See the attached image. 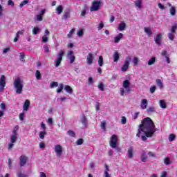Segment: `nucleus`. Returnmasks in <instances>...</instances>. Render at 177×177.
Instances as JSON below:
<instances>
[{"label": "nucleus", "instance_id": "nucleus-1", "mask_svg": "<svg viewBox=\"0 0 177 177\" xmlns=\"http://www.w3.org/2000/svg\"><path fill=\"white\" fill-rule=\"evenodd\" d=\"M156 131L157 129L153 120L150 118H145L139 125L136 136L140 138V133L143 132L144 135L141 136V139L143 142H146L147 138H153Z\"/></svg>", "mask_w": 177, "mask_h": 177}, {"label": "nucleus", "instance_id": "nucleus-2", "mask_svg": "<svg viewBox=\"0 0 177 177\" xmlns=\"http://www.w3.org/2000/svg\"><path fill=\"white\" fill-rule=\"evenodd\" d=\"M24 82L23 81V80H21V78L20 77H17L14 80V89L16 93H17L18 95H21V93H23V88H24V84H23Z\"/></svg>", "mask_w": 177, "mask_h": 177}, {"label": "nucleus", "instance_id": "nucleus-3", "mask_svg": "<svg viewBox=\"0 0 177 177\" xmlns=\"http://www.w3.org/2000/svg\"><path fill=\"white\" fill-rule=\"evenodd\" d=\"M63 56H64V50H60L59 53L57 55V59L55 60V66L59 67L63 60Z\"/></svg>", "mask_w": 177, "mask_h": 177}, {"label": "nucleus", "instance_id": "nucleus-4", "mask_svg": "<svg viewBox=\"0 0 177 177\" xmlns=\"http://www.w3.org/2000/svg\"><path fill=\"white\" fill-rule=\"evenodd\" d=\"M177 24H175L171 28V32L168 33V37L170 41H174L175 39V34H176Z\"/></svg>", "mask_w": 177, "mask_h": 177}, {"label": "nucleus", "instance_id": "nucleus-5", "mask_svg": "<svg viewBox=\"0 0 177 177\" xmlns=\"http://www.w3.org/2000/svg\"><path fill=\"white\" fill-rule=\"evenodd\" d=\"M102 1H94L92 3V6L90 8L91 12H97L100 9V4Z\"/></svg>", "mask_w": 177, "mask_h": 177}, {"label": "nucleus", "instance_id": "nucleus-6", "mask_svg": "<svg viewBox=\"0 0 177 177\" xmlns=\"http://www.w3.org/2000/svg\"><path fill=\"white\" fill-rule=\"evenodd\" d=\"M131 56H128L126 57V61L124 62V65L121 68V71L122 73H125V71H128V68H129V62H131Z\"/></svg>", "mask_w": 177, "mask_h": 177}, {"label": "nucleus", "instance_id": "nucleus-7", "mask_svg": "<svg viewBox=\"0 0 177 177\" xmlns=\"http://www.w3.org/2000/svg\"><path fill=\"white\" fill-rule=\"evenodd\" d=\"M6 86V77L2 75L0 77V92H3Z\"/></svg>", "mask_w": 177, "mask_h": 177}, {"label": "nucleus", "instance_id": "nucleus-8", "mask_svg": "<svg viewBox=\"0 0 177 177\" xmlns=\"http://www.w3.org/2000/svg\"><path fill=\"white\" fill-rule=\"evenodd\" d=\"M118 142V137L117 136V135L115 134L112 135L110 142H109L110 146L112 148H115V146H117Z\"/></svg>", "mask_w": 177, "mask_h": 177}, {"label": "nucleus", "instance_id": "nucleus-9", "mask_svg": "<svg viewBox=\"0 0 177 177\" xmlns=\"http://www.w3.org/2000/svg\"><path fill=\"white\" fill-rule=\"evenodd\" d=\"M55 151L56 153L57 157H62V154H63V147H62V145H56L55 146Z\"/></svg>", "mask_w": 177, "mask_h": 177}, {"label": "nucleus", "instance_id": "nucleus-10", "mask_svg": "<svg viewBox=\"0 0 177 177\" xmlns=\"http://www.w3.org/2000/svg\"><path fill=\"white\" fill-rule=\"evenodd\" d=\"M27 160L28 158L24 155H21L19 158V165L20 167H24L27 164Z\"/></svg>", "mask_w": 177, "mask_h": 177}, {"label": "nucleus", "instance_id": "nucleus-11", "mask_svg": "<svg viewBox=\"0 0 177 177\" xmlns=\"http://www.w3.org/2000/svg\"><path fill=\"white\" fill-rule=\"evenodd\" d=\"M129 85H131V83L128 80H124L123 82V88L126 89V92H131V88H129Z\"/></svg>", "mask_w": 177, "mask_h": 177}, {"label": "nucleus", "instance_id": "nucleus-12", "mask_svg": "<svg viewBox=\"0 0 177 177\" xmlns=\"http://www.w3.org/2000/svg\"><path fill=\"white\" fill-rule=\"evenodd\" d=\"M93 59H94L93 54L88 53V55H87V64L91 66V64L93 63Z\"/></svg>", "mask_w": 177, "mask_h": 177}, {"label": "nucleus", "instance_id": "nucleus-13", "mask_svg": "<svg viewBox=\"0 0 177 177\" xmlns=\"http://www.w3.org/2000/svg\"><path fill=\"white\" fill-rule=\"evenodd\" d=\"M30 108V100H26L24 106H23V109L24 111H28V109Z\"/></svg>", "mask_w": 177, "mask_h": 177}, {"label": "nucleus", "instance_id": "nucleus-14", "mask_svg": "<svg viewBox=\"0 0 177 177\" xmlns=\"http://www.w3.org/2000/svg\"><path fill=\"white\" fill-rule=\"evenodd\" d=\"M140 158L142 162H146L147 161V153H146V151H142Z\"/></svg>", "mask_w": 177, "mask_h": 177}, {"label": "nucleus", "instance_id": "nucleus-15", "mask_svg": "<svg viewBox=\"0 0 177 177\" xmlns=\"http://www.w3.org/2000/svg\"><path fill=\"white\" fill-rule=\"evenodd\" d=\"M140 107L141 109H142V110H145L147 108V100L146 99L142 100Z\"/></svg>", "mask_w": 177, "mask_h": 177}, {"label": "nucleus", "instance_id": "nucleus-16", "mask_svg": "<svg viewBox=\"0 0 177 177\" xmlns=\"http://www.w3.org/2000/svg\"><path fill=\"white\" fill-rule=\"evenodd\" d=\"M161 37H162L161 33H159L156 35V37L155 39V42L158 46L161 45Z\"/></svg>", "mask_w": 177, "mask_h": 177}, {"label": "nucleus", "instance_id": "nucleus-17", "mask_svg": "<svg viewBox=\"0 0 177 177\" xmlns=\"http://www.w3.org/2000/svg\"><path fill=\"white\" fill-rule=\"evenodd\" d=\"M123 37H124V34L120 33L118 36L115 37V40H114L115 44H118V42H120V41H121V39H122Z\"/></svg>", "mask_w": 177, "mask_h": 177}, {"label": "nucleus", "instance_id": "nucleus-18", "mask_svg": "<svg viewBox=\"0 0 177 177\" xmlns=\"http://www.w3.org/2000/svg\"><path fill=\"white\" fill-rule=\"evenodd\" d=\"M127 154L129 156V158H133V148L130 147L127 150Z\"/></svg>", "mask_w": 177, "mask_h": 177}, {"label": "nucleus", "instance_id": "nucleus-19", "mask_svg": "<svg viewBox=\"0 0 177 177\" xmlns=\"http://www.w3.org/2000/svg\"><path fill=\"white\" fill-rule=\"evenodd\" d=\"M163 162L165 165H171V164H172V160H171V158L166 157L163 159Z\"/></svg>", "mask_w": 177, "mask_h": 177}, {"label": "nucleus", "instance_id": "nucleus-20", "mask_svg": "<svg viewBox=\"0 0 177 177\" xmlns=\"http://www.w3.org/2000/svg\"><path fill=\"white\" fill-rule=\"evenodd\" d=\"M120 60V54L118 53V51H115L113 53V62L115 63H117V62H118Z\"/></svg>", "mask_w": 177, "mask_h": 177}, {"label": "nucleus", "instance_id": "nucleus-21", "mask_svg": "<svg viewBox=\"0 0 177 177\" xmlns=\"http://www.w3.org/2000/svg\"><path fill=\"white\" fill-rule=\"evenodd\" d=\"M127 27V24H125V22L122 21L118 26V30L119 31H124V30H125V28Z\"/></svg>", "mask_w": 177, "mask_h": 177}, {"label": "nucleus", "instance_id": "nucleus-22", "mask_svg": "<svg viewBox=\"0 0 177 177\" xmlns=\"http://www.w3.org/2000/svg\"><path fill=\"white\" fill-rule=\"evenodd\" d=\"M81 122L84 125V127H86V124H88V120H86V116H85V115H82Z\"/></svg>", "mask_w": 177, "mask_h": 177}, {"label": "nucleus", "instance_id": "nucleus-23", "mask_svg": "<svg viewBox=\"0 0 177 177\" xmlns=\"http://www.w3.org/2000/svg\"><path fill=\"white\" fill-rule=\"evenodd\" d=\"M159 106L161 109H167V103L165 102V100H160L159 101Z\"/></svg>", "mask_w": 177, "mask_h": 177}, {"label": "nucleus", "instance_id": "nucleus-24", "mask_svg": "<svg viewBox=\"0 0 177 177\" xmlns=\"http://www.w3.org/2000/svg\"><path fill=\"white\" fill-rule=\"evenodd\" d=\"M105 168H106V169L104 173V177H111V174H109V166L107 165H105Z\"/></svg>", "mask_w": 177, "mask_h": 177}, {"label": "nucleus", "instance_id": "nucleus-25", "mask_svg": "<svg viewBox=\"0 0 177 177\" xmlns=\"http://www.w3.org/2000/svg\"><path fill=\"white\" fill-rule=\"evenodd\" d=\"M156 61H157V59H156V57H152L148 61V66H153V64H154V63H156Z\"/></svg>", "mask_w": 177, "mask_h": 177}, {"label": "nucleus", "instance_id": "nucleus-26", "mask_svg": "<svg viewBox=\"0 0 177 177\" xmlns=\"http://www.w3.org/2000/svg\"><path fill=\"white\" fill-rule=\"evenodd\" d=\"M64 90L66 91V92H67V93H70L71 95V93H73V88L68 85L64 86Z\"/></svg>", "mask_w": 177, "mask_h": 177}, {"label": "nucleus", "instance_id": "nucleus-27", "mask_svg": "<svg viewBox=\"0 0 177 177\" xmlns=\"http://www.w3.org/2000/svg\"><path fill=\"white\" fill-rule=\"evenodd\" d=\"M56 12H57V15H62V13L63 12V6L60 5L58 7H57Z\"/></svg>", "mask_w": 177, "mask_h": 177}, {"label": "nucleus", "instance_id": "nucleus-28", "mask_svg": "<svg viewBox=\"0 0 177 177\" xmlns=\"http://www.w3.org/2000/svg\"><path fill=\"white\" fill-rule=\"evenodd\" d=\"M169 12L171 16H175V15H176V8H175V7L170 8Z\"/></svg>", "mask_w": 177, "mask_h": 177}, {"label": "nucleus", "instance_id": "nucleus-29", "mask_svg": "<svg viewBox=\"0 0 177 177\" xmlns=\"http://www.w3.org/2000/svg\"><path fill=\"white\" fill-rule=\"evenodd\" d=\"M135 5L138 9H142V0H136L135 1Z\"/></svg>", "mask_w": 177, "mask_h": 177}, {"label": "nucleus", "instance_id": "nucleus-30", "mask_svg": "<svg viewBox=\"0 0 177 177\" xmlns=\"http://www.w3.org/2000/svg\"><path fill=\"white\" fill-rule=\"evenodd\" d=\"M156 84L160 89H162V88H164V84H162V82L161 81V80L157 79Z\"/></svg>", "mask_w": 177, "mask_h": 177}, {"label": "nucleus", "instance_id": "nucleus-31", "mask_svg": "<svg viewBox=\"0 0 177 177\" xmlns=\"http://www.w3.org/2000/svg\"><path fill=\"white\" fill-rule=\"evenodd\" d=\"M17 132H19V126H15L12 130V135L17 136L18 133Z\"/></svg>", "mask_w": 177, "mask_h": 177}, {"label": "nucleus", "instance_id": "nucleus-32", "mask_svg": "<svg viewBox=\"0 0 177 177\" xmlns=\"http://www.w3.org/2000/svg\"><path fill=\"white\" fill-rule=\"evenodd\" d=\"M10 142L11 143H16V142H17V136L12 135L10 136Z\"/></svg>", "mask_w": 177, "mask_h": 177}, {"label": "nucleus", "instance_id": "nucleus-33", "mask_svg": "<svg viewBox=\"0 0 177 177\" xmlns=\"http://www.w3.org/2000/svg\"><path fill=\"white\" fill-rule=\"evenodd\" d=\"M59 86V83L57 82H52L50 84V88H53Z\"/></svg>", "mask_w": 177, "mask_h": 177}, {"label": "nucleus", "instance_id": "nucleus-34", "mask_svg": "<svg viewBox=\"0 0 177 177\" xmlns=\"http://www.w3.org/2000/svg\"><path fill=\"white\" fill-rule=\"evenodd\" d=\"M44 19V18L42 17V16L37 15L35 17V21H42V20Z\"/></svg>", "mask_w": 177, "mask_h": 177}, {"label": "nucleus", "instance_id": "nucleus-35", "mask_svg": "<svg viewBox=\"0 0 177 177\" xmlns=\"http://www.w3.org/2000/svg\"><path fill=\"white\" fill-rule=\"evenodd\" d=\"M39 31H40L39 28H38V27H35V28L32 29V34H33L34 35H37V34H39Z\"/></svg>", "mask_w": 177, "mask_h": 177}, {"label": "nucleus", "instance_id": "nucleus-36", "mask_svg": "<svg viewBox=\"0 0 177 177\" xmlns=\"http://www.w3.org/2000/svg\"><path fill=\"white\" fill-rule=\"evenodd\" d=\"M98 64L100 67H102L104 64L103 62V56L100 55L98 59Z\"/></svg>", "mask_w": 177, "mask_h": 177}, {"label": "nucleus", "instance_id": "nucleus-37", "mask_svg": "<svg viewBox=\"0 0 177 177\" xmlns=\"http://www.w3.org/2000/svg\"><path fill=\"white\" fill-rule=\"evenodd\" d=\"M176 138V136H175V134L174 133H171L169 136V142H174V140H175Z\"/></svg>", "mask_w": 177, "mask_h": 177}, {"label": "nucleus", "instance_id": "nucleus-38", "mask_svg": "<svg viewBox=\"0 0 177 177\" xmlns=\"http://www.w3.org/2000/svg\"><path fill=\"white\" fill-rule=\"evenodd\" d=\"M48 41H49V37H48V36L44 35L41 37V42H44V44H46V42H48Z\"/></svg>", "mask_w": 177, "mask_h": 177}, {"label": "nucleus", "instance_id": "nucleus-39", "mask_svg": "<svg viewBox=\"0 0 177 177\" xmlns=\"http://www.w3.org/2000/svg\"><path fill=\"white\" fill-rule=\"evenodd\" d=\"M35 77L37 80H41V78H42V75H41V72H39V71H36Z\"/></svg>", "mask_w": 177, "mask_h": 177}, {"label": "nucleus", "instance_id": "nucleus-40", "mask_svg": "<svg viewBox=\"0 0 177 177\" xmlns=\"http://www.w3.org/2000/svg\"><path fill=\"white\" fill-rule=\"evenodd\" d=\"M63 88H64V85L63 84H60L59 88L57 89V93H60L63 91Z\"/></svg>", "mask_w": 177, "mask_h": 177}, {"label": "nucleus", "instance_id": "nucleus-41", "mask_svg": "<svg viewBox=\"0 0 177 177\" xmlns=\"http://www.w3.org/2000/svg\"><path fill=\"white\" fill-rule=\"evenodd\" d=\"M45 135H46V131H40L39 136L40 139H45Z\"/></svg>", "mask_w": 177, "mask_h": 177}, {"label": "nucleus", "instance_id": "nucleus-42", "mask_svg": "<svg viewBox=\"0 0 177 177\" xmlns=\"http://www.w3.org/2000/svg\"><path fill=\"white\" fill-rule=\"evenodd\" d=\"M145 32L148 35H151V34H153V32H151V29H150V28H145Z\"/></svg>", "mask_w": 177, "mask_h": 177}, {"label": "nucleus", "instance_id": "nucleus-43", "mask_svg": "<svg viewBox=\"0 0 177 177\" xmlns=\"http://www.w3.org/2000/svg\"><path fill=\"white\" fill-rule=\"evenodd\" d=\"M147 113H156V108L151 106L149 107L148 109H147Z\"/></svg>", "mask_w": 177, "mask_h": 177}, {"label": "nucleus", "instance_id": "nucleus-44", "mask_svg": "<svg viewBox=\"0 0 177 177\" xmlns=\"http://www.w3.org/2000/svg\"><path fill=\"white\" fill-rule=\"evenodd\" d=\"M133 63L134 64V66H138V64H139V58H138V57H134Z\"/></svg>", "mask_w": 177, "mask_h": 177}, {"label": "nucleus", "instance_id": "nucleus-45", "mask_svg": "<svg viewBox=\"0 0 177 177\" xmlns=\"http://www.w3.org/2000/svg\"><path fill=\"white\" fill-rule=\"evenodd\" d=\"M68 135H69V136H71L72 138H75V133L72 130L68 131Z\"/></svg>", "mask_w": 177, "mask_h": 177}, {"label": "nucleus", "instance_id": "nucleus-46", "mask_svg": "<svg viewBox=\"0 0 177 177\" xmlns=\"http://www.w3.org/2000/svg\"><path fill=\"white\" fill-rule=\"evenodd\" d=\"M68 17H70V11H67L66 12L64 13V15H63V18L65 20H67V19H68Z\"/></svg>", "mask_w": 177, "mask_h": 177}, {"label": "nucleus", "instance_id": "nucleus-47", "mask_svg": "<svg viewBox=\"0 0 177 177\" xmlns=\"http://www.w3.org/2000/svg\"><path fill=\"white\" fill-rule=\"evenodd\" d=\"M30 2L29 0H24L20 4H19V8H22L24 5H27Z\"/></svg>", "mask_w": 177, "mask_h": 177}, {"label": "nucleus", "instance_id": "nucleus-48", "mask_svg": "<svg viewBox=\"0 0 177 177\" xmlns=\"http://www.w3.org/2000/svg\"><path fill=\"white\" fill-rule=\"evenodd\" d=\"M82 143H84V139L82 138L78 139L76 142V145H77V146H81Z\"/></svg>", "mask_w": 177, "mask_h": 177}, {"label": "nucleus", "instance_id": "nucleus-49", "mask_svg": "<svg viewBox=\"0 0 177 177\" xmlns=\"http://www.w3.org/2000/svg\"><path fill=\"white\" fill-rule=\"evenodd\" d=\"M74 31H75V29L73 28L69 33L68 34L67 37L68 38H71L73 37V34H74Z\"/></svg>", "mask_w": 177, "mask_h": 177}, {"label": "nucleus", "instance_id": "nucleus-50", "mask_svg": "<svg viewBox=\"0 0 177 177\" xmlns=\"http://www.w3.org/2000/svg\"><path fill=\"white\" fill-rule=\"evenodd\" d=\"M100 127L102 129H104V131L106 129V121L101 122Z\"/></svg>", "mask_w": 177, "mask_h": 177}, {"label": "nucleus", "instance_id": "nucleus-51", "mask_svg": "<svg viewBox=\"0 0 177 177\" xmlns=\"http://www.w3.org/2000/svg\"><path fill=\"white\" fill-rule=\"evenodd\" d=\"M74 62H75V56L74 55H71L70 56V63L71 64H73V63H74Z\"/></svg>", "mask_w": 177, "mask_h": 177}, {"label": "nucleus", "instance_id": "nucleus-52", "mask_svg": "<svg viewBox=\"0 0 177 177\" xmlns=\"http://www.w3.org/2000/svg\"><path fill=\"white\" fill-rule=\"evenodd\" d=\"M121 122L123 125L127 124V118L125 116L122 117Z\"/></svg>", "mask_w": 177, "mask_h": 177}, {"label": "nucleus", "instance_id": "nucleus-53", "mask_svg": "<svg viewBox=\"0 0 177 177\" xmlns=\"http://www.w3.org/2000/svg\"><path fill=\"white\" fill-rule=\"evenodd\" d=\"M98 88H99V89H100V91H104V84H103V83H100V84L98 85Z\"/></svg>", "mask_w": 177, "mask_h": 177}, {"label": "nucleus", "instance_id": "nucleus-54", "mask_svg": "<svg viewBox=\"0 0 177 177\" xmlns=\"http://www.w3.org/2000/svg\"><path fill=\"white\" fill-rule=\"evenodd\" d=\"M156 89H157V88L156 87V86H152L150 88V93H154V92H156Z\"/></svg>", "mask_w": 177, "mask_h": 177}, {"label": "nucleus", "instance_id": "nucleus-55", "mask_svg": "<svg viewBox=\"0 0 177 177\" xmlns=\"http://www.w3.org/2000/svg\"><path fill=\"white\" fill-rule=\"evenodd\" d=\"M77 35H78V37H82V35H84V30H82V29H81L80 30H79L77 32Z\"/></svg>", "mask_w": 177, "mask_h": 177}, {"label": "nucleus", "instance_id": "nucleus-56", "mask_svg": "<svg viewBox=\"0 0 177 177\" xmlns=\"http://www.w3.org/2000/svg\"><path fill=\"white\" fill-rule=\"evenodd\" d=\"M88 85H93V78L88 77Z\"/></svg>", "mask_w": 177, "mask_h": 177}, {"label": "nucleus", "instance_id": "nucleus-57", "mask_svg": "<svg viewBox=\"0 0 177 177\" xmlns=\"http://www.w3.org/2000/svg\"><path fill=\"white\" fill-rule=\"evenodd\" d=\"M103 27H104V24H103V22H101L97 27L98 30H102V28H103Z\"/></svg>", "mask_w": 177, "mask_h": 177}, {"label": "nucleus", "instance_id": "nucleus-58", "mask_svg": "<svg viewBox=\"0 0 177 177\" xmlns=\"http://www.w3.org/2000/svg\"><path fill=\"white\" fill-rule=\"evenodd\" d=\"M9 50H10V47L6 48L3 50V53L5 55L7 52H9Z\"/></svg>", "mask_w": 177, "mask_h": 177}, {"label": "nucleus", "instance_id": "nucleus-59", "mask_svg": "<svg viewBox=\"0 0 177 177\" xmlns=\"http://www.w3.org/2000/svg\"><path fill=\"white\" fill-rule=\"evenodd\" d=\"M24 116H25L24 113H21V114L19 115V120H21V121H24Z\"/></svg>", "mask_w": 177, "mask_h": 177}, {"label": "nucleus", "instance_id": "nucleus-60", "mask_svg": "<svg viewBox=\"0 0 177 177\" xmlns=\"http://www.w3.org/2000/svg\"><path fill=\"white\" fill-rule=\"evenodd\" d=\"M39 147H40V149H45V142H40Z\"/></svg>", "mask_w": 177, "mask_h": 177}, {"label": "nucleus", "instance_id": "nucleus-61", "mask_svg": "<svg viewBox=\"0 0 177 177\" xmlns=\"http://www.w3.org/2000/svg\"><path fill=\"white\" fill-rule=\"evenodd\" d=\"M19 56L21 59V62H24V57H25L24 53H21Z\"/></svg>", "mask_w": 177, "mask_h": 177}, {"label": "nucleus", "instance_id": "nucleus-62", "mask_svg": "<svg viewBox=\"0 0 177 177\" xmlns=\"http://www.w3.org/2000/svg\"><path fill=\"white\" fill-rule=\"evenodd\" d=\"M8 167L10 169H12V159L10 158L8 159Z\"/></svg>", "mask_w": 177, "mask_h": 177}, {"label": "nucleus", "instance_id": "nucleus-63", "mask_svg": "<svg viewBox=\"0 0 177 177\" xmlns=\"http://www.w3.org/2000/svg\"><path fill=\"white\" fill-rule=\"evenodd\" d=\"M17 176L18 177H27V176L26 174H23V173H19L17 174Z\"/></svg>", "mask_w": 177, "mask_h": 177}, {"label": "nucleus", "instance_id": "nucleus-64", "mask_svg": "<svg viewBox=\"0 0 177 177\" xmlns=\"http://www.w3.org/2000/svg\"><path fill=\"white\" fill-rule=\"evenodd\" d=\"M167 175H168V173H167V171H163L160 177H167Z\"/></svg>", "mask_w": 177, "mask_h": 177}]
</instances>
